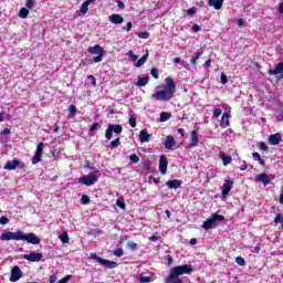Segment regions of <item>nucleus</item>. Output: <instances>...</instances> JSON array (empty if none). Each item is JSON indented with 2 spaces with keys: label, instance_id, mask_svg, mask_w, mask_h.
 I'll use <instances>...</instances> for the list:
<instances>
[{
  "label": "nucleus",
  "instance_id": "obj_40",
  "mask_svg": "<svg viewBox=\"0 0 283 283\" xmlns=\"http://www.w3.org/2000/svg\"><path fill=\"white\" fill-rule=\"evenodd\" d=\"M127 247H128V249H129L130 251H138V244H137V243H134V242L129 241V242L127 243Z\"/></svg>",
  "mask_w": 283,
  "mask_h": 283
},
{
  "label": "nucleus",
  "instance_id": "obj_12",
  "mask_svg": "<svg viewBox=\"0 0 283 283\" xmlns=\"http://www.w3.org/2000/svg\"><path fill=\"white\" fill-rule=\"evenodd\" d=\"M269 74L276 78H283V62L277 63L273 70H269Z\"/></svg>",
  "mask_w": 283,
  "mask_h": 283
},
{
  "label": "nucleus",
  "instance_id": "obj_51",
  "mask_svg": "<svg viewBox=\"0 0 283 283\" xmlns=\"http://www.w3.org/2000/svg\"><path fill=\"white\" fill-rule=\"evenodd\" d=\"M130 127H136V117L132 116L128 120Z\"/></svg>",
  "mask_w": 283,
  "mask_h": 283
},
{
  "label": "nucleus",
  "instance_id": "obj_10",
  "mask_svg": "<svg viewBox=\"0 0 283 283\" xmlns=\"http://www.w3.org/2000/svg\"><path fill=\"white\" fill-rule=\"evenodd\" d=\"M43 147H45V144L43 143L38 144L35 154L32 157V165H38V163H41V156L43 155Z\"/></svg>",
  "mask_w": 283,
  "mask_h": 283
},
{
  "label": "nucleus",
  "instance_id": "obj_31",
  "mask_svg": "<svg viewBox=\"0 0 283 283\" xmlns=\"http://www.w3.org/2000/svg\"><path fill=\"white\" fill-rule=\"evenodd\" d=\"M138 280L140 283H150L151 282V276L146 275V274H139Z\"/></svg>",
  "mask_w": 283,
  "mask_h": 283
},
{
  "label": "nucleus",
  "instance_id": "obj_25",
  "mask_svg": "<svg viewBox=\"0 0 283 283\" xmlns=\"http://www.w3.org/2000/svg\"><path fill=\"white\" fill-rule=\"evenodd\" d=\"M166 283H182V279L180 276H175L171 272L166 279Z\"/></svg>",
  "mask_w": 283,
  "mask_h": 283
},
{
  "label": "nucleus",
  "instance_id": "obj_19",
  "mask_svg": "<svg viewBox=\"0 0 283 283\" xmlns=\"http://www.w3.org/2000/svg\"><path fill=\"white\" fill-rule=\"evenodd\" d=\"M281 140H282V135L280 133H275L273 135H270L269 137L270 145H280Z\"/></svg>",
  "mask_w": 283,
  "mask_h": 283
},
{
  "label": "nucleus",
  "instance_id": "obj_35",
  "mask_svg": "<svg viewBox=\"0 0 283 283\" xmlns=\"http://www.w3.org/2000/svg\"><path fill=\"white\" fill-rule=\"evenodd\" d=\"M60 240L62 244H67V242H70V237L66 234V232H64L60 235Z\"/></svg>",
  "mask_w": 283,
  "mask_h": 283
},
{
  "label": "nucleus",
  "instance_id": "obj_36",
  "mask_svg": "<svg viewBox=\"0 0 283 283\" xmlns=\"http://www.w3.org/2000/svg\"><path fill=\"white\" fill-rule=\"evenodd\" d=\"M124 253L123 248H118L113 251V255H116V258H123Z\"/></svg>",
  "mask_w": 283,
  "mask_h": 283
},
{
  "label": "nucleus",
  "instance_id": "obj_44",
  "mask_svg": "<svg viewBox=\"0 0 283 283\" xmlns=\"http://www.w3.org/2000/svg\"><path fill=\"white\" fill-rule=\"evenodd\" d=\"M81 202L83 205H90V197L87 195H83L81 198Z\"/></svg>",
  "mask_w": 283,
  "mask_h": 283
},
{
  "label": "nucleus",
  "instance_id": "obj_48",
  "mask_svg": "<svg viewBox=\"0 0 283 283\" xmlns=\"http://www.w3.org/2000/svg\"><path fill=\"white\" fill-rule=\"evenodd\" d=\"M283 218L281 213H277L276 217L274 218V223L280 224L282 222Z\"/></svg>",
  "mask_w": 283,
  "mask_h": 283
},
{
  "label": "nucleus",
  "instance_id": "obj_55",
  "mask_svg": "<svg viewBox=\"0 0 283 283\" xmlns=\"http://www.w3.org/2000/svg\"><path fill=\"white\" fill-rule=\"evenodd\" d=\"M139 39H149V32H142L138 34Z\"/></svg>",
  "mask_w": 283,
  "mask_h": 283
},
{
  "label": "nucleus",
  "instance_id": "obj_61",
  "mask_svg": "<svg viewBox=\"0 0 283 283\" xmlns=\"http://www.w3.org/2000/svg\"><path fill=\"white\" fill-rule=\"evenodd\" d=\"M203 67L208 70V67H211V60H207L203 64Z\"/></svg>",
  "mask_w": 283,
  "mask_h": 283
},
{
  "label": "nucleus",
  "instance_id": "obj_43",
  "mask_svg": "<svg viewBox=\"0 0 283 283\" xmlns=\"http://www.w3.org/2000/svg\"><path fill=\"white\" fill-rule=\"evenodd\" d=\"M129 160H130V163H135V164L140 163V158L136 154L130 155Z\"/></svg>",
  "mask_w": 283,
  "mask_h": 283
},
{
  "label": "nucleus",
  "instance_id": "obj_22",
  "mask_svg": "<svg viewBox=\"0 0 283 283\" xmlns=\"http://www.w3.org/2000/svg\"><path fill=\"white\" fill-rule=\"evenodd\" d=\"M151 138V135H149V133H147V129H143L139 133V140L140 143H149Z\"/></svg>",
  "mask_w": 283,
  "mask_h": 283
},
{
  "label": "nucleus",
  "instance_id": "obj_24",
  "mask_svg": "<svg viewBox=\"0 0 283 283\" xmlns=\"http://www.w3.org/2000/svg\"><path fill=\"white\" fill-rule=\"evenodd\" d=\"M94 1L96 0H86L85 2H83L80 8V12L82 14H85L86 12H88L91 3H94Z\"/></svg>",
  "mask_w": 283,
  "mask_h": 283
},
{
  "label": "nucleus",
  "instance_id": "obj_7",
  "mask_svg": "<svg viewBox=\"0 0 283 283\" xmlns=\"http://www.w3.org/2000/svg\"><path fill=\"white\" fill-rule=\"evenodd\" d=\"M114 134H116V136L123 134V126L120 124L108 125L105 132V138H107L108 140H112V137L114 136Z\"/></svg>",
  "mask_w": 283,
  "mask_h": 283
},
{
  "label": "nucleus",
  "instance_id": "obj_38",
  "mask_svg": "<svg viewBox=\"0 0 283 283\" xmlns=\"http://www.w3.org/2000/svg\"><path fill=\"white\" fill-rule=\"evenodd\" d=\"M111 147L113 149H116L117 147H120V138H116L115 140L111 142Z\"/></svg>",
  "mask_w": 283,
  "mask_h": 283
},
{
  "label": "nucleus",
  "instance_id": "obj_45",
  "mask_svg": "<svg viewBox=\"0 0 283 283\" xmlns=\"http://www.w3.org/2000/svg\"><path fill=\"white\" fill-rule=\"evenodd\" d=\"M221 115H222V108H216L213 111V117L214 118H219V116H221Z\"/></svg>",
  "mask_w": 283,
  "mask_h": 283
},
{
  "label": "nucleus",
  "instance_id": "obj_18",
  "mask_svg": "<svg viewBox=\"0 0 283 283\" xmlns=\"http://www.w3.org/2000/svg\"><path fill=\"white\" fill-rule=\"evenodd\" d=\"M256 181L262 182L264 187H266V185H271V178L266 174L256 175Z\"/></svg>",
  "mask_w": 283,
  "mask_h": 283
},
{
  "label": "nucleus",
  "instance_id": "obj_30",
  "mask_svg": "<svg viewBox=\"0 0 283 283\" xmlns=\"http://www.w3.org/2000/svg\"><path fill=\"white\" fill-rule=\"evenodd\" d=\"M171 118V113H167V112H161L160 113V123H167V120H169Z\"/></svg>",
  "mask_w": 283,
  "mask_h": 283
},
{
  "label": "nucleus",
  "instance_id": "obj_23",
  "mask_svg": "<svg viewBox=\"0 0 283 283\" xmlns=\"http://www.w3.org/2000/svg\"><path fill=\"white\" fill-rule=\"evenodd\" d=\"M166 185L169 189H179L180 185H182V180H178V179L169 180L167 181Z\"/></svg>",
  "mask_w": 283,
  "mask_h": 283
},
{
  "label": "nucleus",
  "instance_id": "obj_42",
  "mask_svg": "<svg viewBox=\"0 0 283 283\" xmlns=\"http://www.w3.org/2000/svg\"><path fill=\"white\" fill-rule=\"evenodd\" d=\"M101 129V124L99 123H94L91 128H90V133L92 134L93 132H96Z\"/></svg>",
  "mask_w": 283,
  "mask_h": 283
},
{
  "label": "nucleus",
  "instance_id": "obj_49",
  "mask_svg": "<svg viewBox=\"0 0 283 283\" xmlns=\"http://www.w3.org/2000/svg\"><path fill=\"white\" fill-rule=\"evenodd\" d=\"M87 80L91 81L93 87H96V77L94 75H88Z\"/></svg>",
  "mask_w": 283,
  "mask_h": 283
},
{
  "label": "nucleus",
  "instance_id": "obj_32",
  "mask_svg": "<svg viewBox=\"0 0 283 283\" xmlns=\"http://www.w3.org/2000/svg\"><path fill=\"white\" fill-rule=\"evenodd\" d=\"M201 54H202V51H197V52L192 55V57H191V60H190L191 65H197L198 59H200V55H201Z\"/></svg>",
  "mask_w": 283,
  "mask_h": 283
},
{
  "label": "nucleus",
  "instance_id": "obj_27",
  "mask_svg": "<svg viewBox=\"0 0 283 283\" xmlns=\"http://www.w3.org/2000/svg\"><path fill=\"white\" fill-rule=\"evenodd\" d=\"M147 59H149V51H146V54L136 62L135 67H143L147 63Z\"/></svg>",
  "mask_w": 283,
  "mask_h": 283
},
{
  "label": "nucleus",
  "instance_id": "obj_53",
  "mask_svg": "<svg viewBox=\"0 0 283 283\" xmlns=\"http://www.w3.org/2000/svg\"><path fill=\"white\" fill-rule=\"evenodd\" d=\"M116 205H117V207H119V209H125V201L118 199V200L116 201Z\"/></svg>",
  "mask_w": 283,
  "mask_h": 283
},
{
  "label": "nucleus",
  "instance_id": "obj_34",
  "mask_svg": "<svg viewBox=\"0 0 283 283\" xmlns=\"http://www.w3.org/2000/svg\"><path fill=\"white\" fill-rule=\"evenodd\" d=\"M29 14H30V10H28V8H22L19 12L20 19H28Z\"/></svg>",
  "mask_w": 283,
  "mask_h": 283
},
{
  "label": "nucleus",
  "instance_id": "obj_26",
  "mask_svg": "<svg viewBox=\"0 0 283 283\" xmlns=\"http://www.w3.org/2000/svg\"><path fill=\"white\" fill-rule=\"evenodd\" d=\"M18 166H19V160H11V161H7L4 169H7L8 171H12L17 169Z\"/></svg>",
  "mask_w": 283,
  "mask_h": 283
},
{
  "label": "nucleus",
  "instance_id": "obj_3",
  "mask_svg": "<svg viewBox=\"0 0 283 283\" xmlns=\"http://www.w3.org/2000/svg\"><path fill=\"white\" fill-rule=\"evenodd\" d=\"M88 54H92L94 57L90 61V64L92 63H101L105 56V49L101 46L99 44H96L94 46H90L87 49Z\"/></svg>",
  "mask_w": 283,
  "mask_h": 283
},
{
  "label": "nucleus",
  "instance_id": "obj_63",
  "mask_svg": "<svg viewBox=\"0 0 283 283\" xmlns=\"http://www.w3.org/2000/svg\"><path fill=\"white\" fill-rule=\"evenodd\" d=\"M0 134H3L4 136H8L10 134V128L2 129Z\"/></svg>",
  "mask_w": 283,
  "mask_h": 283
},
{
  "label": "nucleus",
  "instance_id": "obj_29",
  "mask_svg": "<svg viewBox=\"0 0 283 283\" xmlns=\"http://www.w3.org/2000/svg\"><path fill=\"white\" fill-rule=\"evenodd\" d=\"M149 83V77H138L136 82L137 87H145Z\"/></svg>",
  "mask_w": 283,
  "mask_h": 283
},
{
  "label": "nucleus",
  "instance_id": "obj_37",
  "mask_svg": "<svg viewBox=\"0 0 283 283\" xmlns=\"http://www.w3.org/2000/svg\"><path fill=\"white\" fill-rule=\"evenodd\" d=\"M252 158H253V160H259L260 165H264V160H263L262 157L259 155V153H253V154H252Z\"/></svg>",
  "mask_w": 283,
  "mask_h": 283
},
{
  "label": "nucleus",
  "instance_id": "obj_54",
  "mask_svg": "<svg viewBox=\"0 0 283 283\" xmlns=\"http://www.w3.org/2000/svg\"><path fill=\"white\" fill-rule=\"evenodd\" d=\"M150 74L154 78H158V70L157 69H151Z\"/></svg>",
  "mask_w": 283,
  "mask_h": 283
},
{
  "label": "nucleus",
  "instance_id": "obj_16",
  "mask_svg": "<svg viewBox=\"0 0 283 283\" xmlns=\"http://www.w3.org/2000/svg\"><path fill=\"white\" fill-rule=\"evenodd\" d=\"M164 147L166 149H174V147H176V139L174 138V136L168 135L164 142Z\"/></svg>",
  "mask_w": 283,
  "mask_h": 283
},
{
  "label": "nucleus",
  "instance_id": "obj_9",
  "mask_svg": "<svg viewBox=\"0 0 283 283\" xmlns=\"http://www.w3.org/2000/svg\"><path fill=\"white\" fill-rule=\"evenodd\" d=\"M23 277V272L19 265L11 269L10 282H19Z\"/></svg>",
  "mask_w": 283,
  "mask_h": 283
},
{
  "label": "nucleus",
  "instance_id": "obj_28",
  "mask_svg": "<svg viewBox=\"0 0 283 283\" xmlns=\"http://www.w3.org/2000/svg\"><path fill=\"white\" fill-rule=\"evenodd\" d=\"M220 158H221L224 167H227V165H231V160H232L231 156H227V155H224V153H220Z\"/></svg>",
  "mask_w": 283,
  "mask_h": 283
},
{
  "label": "nucleus",
  "instance_id": "obj_60",
  "mask_svg": "<svg viewBox=\"0 0 283 283\" xmlns=\"http://www.w3.org/2000/svg\"><path fill=\"white\" fill-rule=\"evenodd\" d=\"M132 22H127L126 27L123 28V30H126V32H129V30H132Z\"/></svg>",
  "mask_w": 283,
  "mask_h": 283
},
{
  "label": "nucleus",
  "instance_id": "obj_8",
  "mask_svg": "<svg viewBox=\"0 0 283 283\" xmlns=\"http://www.w3.org/2000/svg\"><path fill=\"white\" fill-rule=\"evenodd\" d=\"M222 220H224V217L222 214H213L211 218L203 222L202 229H213V224H216V222H222Z\"/></svg>",
  "mask_w": 283,
  "mask_h": 283
},
{
  "label": "nucleus",
  "instance_id": "obj_2",
  "mask_svg": "<svg viewBox=\"0 0 283 283\" xmlns=\"http://www.w3.org/2000/svg\"><path fill=\"white\" fill-rule=\"evenodd\" d=\"M0 240L2 242H10V240H17V241L22 240L23 242H29V244H40L41 243V239H39V237H36V234H34L33 232L25 233L21 230H18L17 232L4 231L0 235Z\"/></svg>",
  "mask_w": 283,
  "mask_h": 283
},
{
  "label": "nucleus",
  "instance_id": "obj_5",
  "mask_svg": "<svg viewBox=\"0 0 283 283\" xmlns=\"http://www.w3.org/2000/svg\"><path fill=\"white\" fill-rule=\"evenodd\" d=\"M90 259L95 260V262H97L102 266H105L106 269H116L118 266V262L103 259L96 255V253H91Z\"/></svg>",
  "mask_w": 283,
  "mask_h": 283
},
{
  "label": "nucleus",
  "instance_id": "obj_56",
  "mask_svg": "<svg viewBox=\"0 0 283 283\" xmlns=\"http://www.w3.org/2000/svg\"><path fill=\"white\" fill-rule=\"evenodd\" d=\"M69 280H72L71 275H66L63 279H61L57 283H66Z\"/></svg>",
  "mask_w": 283,
  "mask_h": 283
},
{
  "label": "nucleus",
  "instance_id": "obj_14",
  "mask_svg": "<svg viewBox=\"0 0 283 283\" xmlns=\"http://www.w3.org/2000/svg\"><path fill=\"white\" fill-rule=\"evenodd\" d=\"M167 165H169V161L167 160V156L161 155L159 157V171L165 176L167 174Z\"/></svg>",
  "mask_w": 283,
  "mask_h": 283
},
{
  "label": "nucleus",
  "instance_id": "obj_59",
  "mask_svg": "<svg viewBox=\"0 0 283 283\" xmlns=\"http://www.w3.org/2000/svg\"><path fill=\"white\" fill-rule=\"evenodd\" d=\"M276 120H279V123L283 122V111H281L280 114L276 115Z\"/></svg>",
  "mask_w": 283,
  "mask_h": 283
},
{
  "label": "nucleus",
  "instance_id": "obj_58",
  "mask_svg": "<svg viewBox=\"0 0 283 283\" xmlns=\"http://www.w3.org/2000/svg\"><path fill=\"white\" fill-rule=\"evenodd\" d=\"M166 260H167V264L170 266V264H174V258H171V255H167L166 256Z\"/></svg>",
  "mask_w": 283,
  "mask_h": 283
},
{
  "label": "nucleus",
  "instance_id": "obj_57",
  "mask_svg": "<svg viewBox=\"0 0 283 283\" xmlns=\"http://www.w3.org/2000/svg\"><path fill=\"white\" fill-rule=\"evenodd\" d=\"M8 222H9L8 217H1L0 218V224H8Z\"/></svg>",
  "mask_w": 283,
  "mask_h": 283
},
{
  "label": "nucleus",
  "instance_id": "obj_47",
  "mask_svg": "<svg viewBox=\"0 0 283 283\" xmlns=\"http://www.w3.org/2000/svg\"><path fill=\"white\" fill-rule=\"evenodd\" d=\"M25 7L29 8V10H32V8H34V0H27Z\"/></svg>",
  "mask_w": 283,
  "mask_h": 283
},
{
  "label": "nucleus",
  "instance_id": "obj_17",
  "mask_svg": "<svg viewBox=\"0 0 283 283\" xmlns=\"http://www.w3.org/2000/svg\"><path fill=\"white\" fill-rule=\"evenodd\" d=\"M108 21L111 23H114L115 25H120V23H123V21H125V19L123 17H120V14H118V13H113L112 15L108 17Z\"/></svg>",
  "mask_w": 283,
  "mask_h": 283
},
{
  "label": "nucleus",
  "instance_id": "obj_6",
  "mask_svg": "<svg viewBox=\"0 0 283 283\" xmlns=\"http://www.w3.org/2000/svg\"><path fill=\"white\" fill-rule=\"evenodd\" d=\"M191 271H193V269H191V265L184 264V265H178V266L172 268L170 270V273L172 275H175L176 277H180V275H189V274H191Z\"/></svg>",
  "mask_w": 283,
  "mask_h": 283
},
{
  "label": "nucleus",
  "instance_id": "obj_11",
  "mask_svg": "<svg viewBox=\"0 0 283 283\" xmlns=\"http://www.w3.org/2000/svg\"><path fill=\"white\" fill-rule=\"evenodd\" d=\"M23 260H28V262H41L43 254L40 252H30L29 254H23Z\"/></svg>",
  "mask_w": 283,
  "mask_h": 283
},
{
  "label": "nucleus",
  "instance_id": "obj_1",
  "mask_svg": "<svg viewBox=\"0 0 283 283\" xmlns=\"http://www.w3.org/2000/svg\"><path fill=\"white\" fill-rule=\"evenodd\" d=\"M166 84L163 86H157L156 92L151 95L156 101H160L161 103H167V101H171L174 98V94H176V83L174 78L166 77Z\"/></svg>",
  "mask_w": 283,
  "mask_h": 283
},
{
  "label": "nucleus",
  "instance_id": "obj_13",
  "mask_svg": "<svg viewBox=\"0 0 283 283\" xmlns=\"http://www.w3.org/2000/svg\"><path fill=\"white\" fill-rule=\"evenodd\" d=\"M231 189H233V181L226 179L222 186V198H227V196H229V192L231 191Z\"/></svg>",
  "mask_w": 283,
  "mask_h": 283
},
{
  "label": "nucleus",
  "instance_id": "obj_64",
  "mask_svg": "<svg viewBox=\"0 0 283 283\" xmlns=\"http://www.w3.org/2000/svg\"><path fill=\"white\" fill-rule=\"evenodd\" d=\"M192 31H195V32H200V25L193 24V25H192Z\"/></svg>",
  "mask_w": 283,
  "mask_h": 283
},
{
  "label": "nucleus",
  "instance_id": "obj_4",
  "mask_svg": "<svg viewBox=\"0 0 283 283\" xmlns=\"http://www.w3.org/2000/svg\"><path fill=\"white\" fill-rule=\"evenodd\" d=\"M80 185H85L86 187H92L98 182V174L92 172L88 175H84L77 179Z\"/></svg>",
  "mask_w": 283,
  "mask_h": 283
},
{
  "label": "nucleus",
  "instance_id": "obj_21",
  "mask_svg": "<svg viewBox=\"0 0 283 283\" xmlns=\"http://www.w3.org/2000/svg\"><path fill=\"white\" fill-rule=\"evenodd\" d=\"M229 118H231V115L229 113L224 112L221 117V127H230L231 123L229 122Z\"/></svg>",
  "mask_w": 283,
  "mask_h": 283
},
{
  "label": "nucleus",
  "instance_id": "obj_15",
  "mask_svg": "<svg viewBox=\"0 0 283 283\" xmlns=\"http://www.w3.org/2000/svg\"><path fill=\"white\" fill-rule=\"evenodd\" d=\"M198 143H200V139L198 138V130H192L190 133V143H189L188 147L189 148L198 147Z\"/></svg>",
  "mask_w": 283,
  "mask_h": 283
},
{
  "label": "nucleus",
  "instance_id": "obj_46",
  "mask_svg": "<svg viewBox=\"0 0 283 283\" xmlns=\"http://www.w3.org/2000/svg\"><path fill=\"white\" fill-rule=\"evenodd\" d=\"M70 116H75L76 115V106L71 105L69 107Z\"/></svg>",
  "mask_w": 283,
  "mask_h": 283
},
{
  "label": "nucleus",
  "instance_id": "obj_50",
  "mask_svg": "<svg viewBox=\"0 0 283 283\" xmlns=\"http://www.w3.org/2000/svg\"><path fill=\"white\" fill-rule=\"evenodd\" d=\"M221 83L222 85H227L229 83V78H227L224 73L221 74Z\"/></svg>",
  "mask_w": 283,
  "mask_h": 283
},
{
  "label": "nucleus",
  "instance_id": "obj_20",
  "mask_svg": "<svg viewBox=\"0 0 283 283\" xmlns=\"http://www.w3.org/2000/svg\"><path fill=\"white\" fill-rule=\"evenodd\" d=\"M223 3L224 0H208V6H210V8H214V10H220Z\"/></svg>",
  "mask_w": 283,
  "mask_h": 283
},
{
  "label": "nucleus",
  "instance_id": "obj_33",
  "mask_svg": "<svg viewBox=\"0 0 283 283\" xmlns=\"http://www.w3.org/2000/svg\"><path fill=\"white\" fill-rule=\"evenodd\" d=\"M126 56L128 57V60L132 62V63H136V61H138V55H136L134 53V51H128L126 53Z\"/></svg>",
  "mask_w": 283,
  "mask_h": 283
},
{
  "label": "nucleus",
  "instance_id": "obj_62",
  "mask_svg": "<svg viewBox=\"0 0 283 283\" xmlns=\"http://www.w3.org/2000/svg\"><path fill=\"white\" fill-rule=\"evenodd\" d=\"M56 280H57L56 275H51L50 279H49V282L50 283H56Z\"/></svg>",
  "mask_w": 283,
  "mask_h": 283
},
{
  "label": "nucleus",
  "instance_id": "obj_39",
  "mask_svg": "<svg viewBox=\"0 0 283 283\" xmlns=\"http://www.w3.org/2000/svg\"><path fill=\"white\" fill-rule=\"evenodd\" d=\"M235 262H237V264H239V266H245L247 265V261H244V258H242V256H237Z\"/></svg>",
  "mask_w": 283,
  "mask_h": 283
},
{
  "label": "nucleus",
  "instance_id": "obj_41",
  "mask_svg": "<svg viewBox=\"0 0 283 283\" xmlns=\"http://www.w3.org/2000/svg\"><path fill=\"white\" fill-rule=\"evenodd\" d=\"M185 12H186V14H188L189 17H193V14H196V12H198V8L192 7V8L188 9V10H186Z\"/></svg>",
  "mask_w": 283,
  "mask_h": 283
},
{
  "label": "nucleus",
  "instance_id": "obj_52",
  "mask_svg": "<svg viewBox=\"0 0 283 283\" xmlns=\"http://www.w3.org/2000/svg\"><path fill=\"white\" fill-rule=\"evenodd\" d=\"M144 169H145L146 171H149V170L151 169V163H149V161H144Z\"/></svg>",
  "mask_w": 283,
  "mask_h": 283
}]
</instances>
